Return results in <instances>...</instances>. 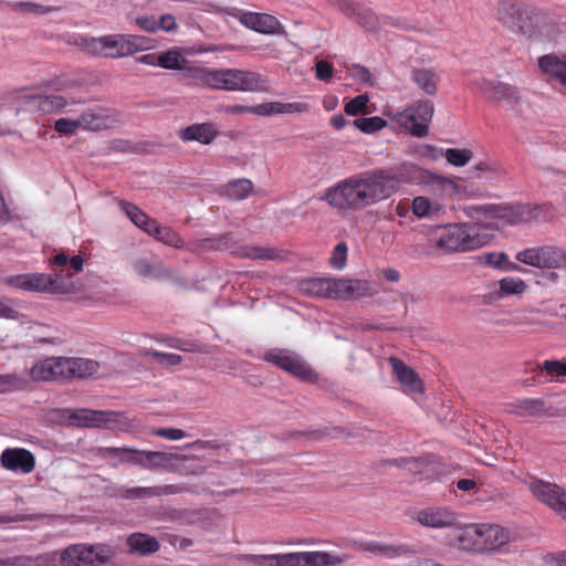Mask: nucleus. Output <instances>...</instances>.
Wrapping results in <instances>:
<instances>
[{
    "mask_svg": "<svg viewBox=\"0 0 566 566\" xmlns=\"http://www.w3.org/2000/svg\"><path fill=\"white\" fill-rule=\"evenodd\" d=\"M348 558L347 555L339 556L329 552H295L285 553L281 557L282 566H337Z\"/></svg>",
    "mask_w": 566,
    "mask_h": 566,
    "instance_id": "nucleus-12",
    "label": "nucleus"
},
{
    "mask_svg": "<svg viewBox=\"0 0 566 566\" xmlns=\"http://www.w3.org/2000/svg\"><path fill=\"white\" fill-rule=\"evenodd\" d=\"M72 378H86L97 374L99 364L93 359L71 357Z\"/></svg>",
    "mask_w": 566,
    "mask_h": 566,
    "instance_id": "nucleus-35",
    "label": "nucleus"
},
{
    "mask_svg": "<svg viewBox=\"0 0 566 566\" xmlns=\"http://www.w3.org/2000/svg\"><path fill=\"white\" fill-rule=\"evenodd\" d=\"M180 491L179 486L169 484L164 486H134L120 488L117 495L125 500L156 497L166 494H175Z\"/></svg>",
    "mask_w": 566,
    "mask_h": 566,
    "instance_id": "nucleus-26",
    "label": "nucleus"
},
{
    "mask_svg": "<svg viewBox=\"0 0 566 566\" xmlns=\"http://www.w3.org/2000/svg\"><path fill=\"white\" fill-rule=\"evenodd\" d=\"M149 451L137 450L129 448L128 455L125 458V463L138 465L143 469L150 470Z\"/></svg>",
    "mask_w": 566,
    "mask_h": 566,
    "instance_id": "nucleus-48",
    "label": "nucleus"
},
{
    "mask_svg": "<svg viewBox=\"0 0 566 566\" xmlns=\"http://www.w3.org/2000/svg\"><path fill=\"white\" fill-rule=\"evenodd\" d=\"M415 518L426 527L446 528L454 524L457 516L447 507H427L418 511Z\"/></svg>",
    "mask_w": 566,
    "mask_h": 566,
    "instance_id": "nucleus-20",
    "label": "nucleus"
},
{
    "mask_svg": "<svg viewBox=\"0 0 566 566\" xmlns=\"http://www.w3.org/2000/svg\"><path fill=\"white\" fill-rule=\"evenodd\" d=\"M78 127L84 130L101 132L111 127L109 116L88 109L83 112L78 118Z\"/></svg>",
    "mask_w": 566,
    "mask_h": 566,
    "instance_id": "nucleus-31",
    "label": "nucleus"
},
{
    "mask_svg": "<svg viewBox=\"0 0 566 566\" xmlns=\"http://www.w3.org/2000/svg\"><path fill=\"white\" fill-rule=\"evenodd\" d=\"M188 77L197 86L220 90V70L195 66L188 70Z\"/></svg>",
    "mask_w": 566,
    "mask_h": 566,
    "instance_id": "nucleus-29",
    "label": "nucleus"
},
{
    "mask_svg": "<svg viewBox=\"0 0 566 566\" xmlns=\"http://www.w3.org/2000/svg\"><path fill=\"white\" fill-rule=\"evenodd\" d=\"M147 354L153 356L158 363L168 365V366H176L182 361L181 356L178 354H174V353H163V352H158V350H149V352H147Z\"/></svg>",
    "mask_w": 566,
    "mask_h": 566,
    "instance_id": "nucleus-52",
    "label": "nucleus"
},
{
    "mask_svg": "<svg viewBox=\"0 0 566 566\" xmlns=\"http://www.w3.org/2000/svg\"><path fill=\"white\" fill-rule=\"evenodd\" d=\"M434 107L432 102L419 99L395 115V122L412 136L424 137L429 133Z\"/></svg>",
    "mask_w": 566,
    "mask_h": 566,
    "instance_id": "nucleus-7",
    "label": "nucleus"
},
{
    "mask_svg": "<svg viewBox=\"0 0 566 566\" xmlns=\"http://www.w3.org/2000/svg\"><path fill=\"white\" fill-rule=\"evenodd\" d=\"M120 210L129 218V220L139 229L146 232V229H150V223L155 221V219L150 218L147 213L140 210L137 206L120 200L119 201Z\"/></svg>",
    "mask_w": 566,
    "mask_h": 566,
    "instance_id": "nucleus-34",
    "label": "nucleus"
},
{
    "mask_svg": "<svg viewBox=\"0 0 566 566\" xmlns=\"http://www.w3.org/2000/svg\"><path fill=\"white\" fill-rule=\"evenodd\" d=\"M281 557H285V554H271V555H255L247 554L241 557L247 564L253 566H282Z\"/></svg>",
    "mask_w": 566,
    "mask_h": 566,
    "instance_id": "nucleus-42",
    "label": "nucleus"
},
{
    "mask_svg": "<svg viewBox=\"0 0 566 566\" xmlns=\"http://www.w3.org/2000/svg\"><path fill=\"white\" fill-rule=\"evenodd\" d=\"M353 125L361 133L374 134L386 127L387 122L379 116L360 117L354 119Z\"/></svg>",
    "mask_w": 566,
    "mask_h": 566,
    "instance_id": "nucleus-41",
    "label": "nucleus"
},
{
    "mask_svg": "<svg viewBox=\"0 0 566 566\" xmlns=\"http://www.w3.org/2000/svg\"><path fill=\"white\" fill-rule=\"evenodd\" d=\"M369 96L367 94H360L349 99L345 106L344 112L349 116L367 115L371 111L368 107Z\"/></svg>",
    "mask_w": 566,
    "mask_h": 566,
    "instance_id": "nucleus-40",
    "label": "nucleus"
},
{
    "mask_svg": "<svg viewBox=\"0 0 566 566\" xmlns=\"http://www.w3.org/2000/svg\"><path fill=\"white\" fill-rule=\"evenodd\" d=\"M311 107L304 102L282 103L280 102V114L307 113Z\"/></svg>",
    "mask_w": 566,
    "mask_h": 566,
    "instance_id": "nucleus-56",
    "label": "nucleus"
},
{
    "mask_svg": "<svg viewBox=\"0 0 566 566\" xmlns=\"http://www.w3.org/2000/svg\"><path fill=\"white\" fill-rule=\"evenodd\" d=\"M150 226V229H146V233L157 241L178 249L184 247L182 239L171 228L160 226L156 220Z\"/></svg>",
    "mask_w": 566,
    "mask_h": 566,
    "instance_id": "nucleus-32",
    "label": "nucleus"
},
{
    "mask_svg": "<svg viewBox=\"0 0 566 566\" xmlns=\"http://www.w3.org/2000/svg\"><path fill=\"white\" fill-rule=\"evenodd\" d=\"M136 274L146 279L154 280H170L172 279L171 271L166 268L163 262H151L148 259H137L132 264Z\"/></svg>",
    "mask_w": 566,
    "mask_h": 566,
    "instance_id": "nucleus-27",
    "label": "nucleus"
},
{
    "mask_svg": "<svg viewBox=\"0 0 566 566\" xmlns=\"http://www.w3.org/2000/svg\"><path fill=\"white\" fill-rule=\"evenodd\" d=\"M480 88L488 99L504 101L510 104H516L520 99L517 88L502 82L483 80Z\"/></svg>",
    "mask_w": 566,
    "mask_h": 566,
    "instance_id": "nucleus-22",
    "label": "nucleus"
},
{
    "mask_svg": "<svg viewBox=\"0 0 566 566\" xmlns=\"http://www.w3.org/2000/svg\"><path fill=\"white\" fill-rule=\"evenodd\" d=\"M410 81L426 95L434 96L441 78L433 67H413Z\"/></svg>",
    "mask_w": 566,
    "mask_h": 566,
    "instance_id": "nucleus-24",
    "label": "nucleus"
},
{
    "mask_svg": "<svg viewBox=\"0 0 566 566\" xmlns=\"http://www.w3.org/2000/svg\"><path fill=\"white\" fill-rule=\"evenodd\" d=\"M74 290L72 281L64 279L57 272L54 274L30 273V291L49 294H69Z\"/></svg>",
    "mask_w": 566,
    "mask_h": 566,
    "instance_id": "nucleus-15",
    "label": "nucleus"
},
{
    "mask_svg": "<svg viewBox=\"0 0 566 566\" xmlns=\"http://www.w3.org/2000/svg\"><path fill=\"white\" fill-rule=\"evenodd\" d=\"M67 101L61 95H43L36 98L38 109L45 114L59 113L67 106Z\"/></svg>",
    "mask_w": 566,
    "mask_h": 566,
    "instance_id": "nucleus-37",
    "label": "nucleus"
},
{
    "mask_svg": "<svg viewBox=\"0 0 566 566\" xmlns=\"http://www.w3.org/2000/svg\"><path fill=\"white\" fill-rule=\"evenodd\" d=\"M7 284L15 289L30 291V273L10 276L7 279Z\"/></svg>",
    "mask_w": 566,
    "mask_h": 566,
    "instance_id": "nucleus-60",
    "label": "nucleus"
},
{
    "mask_svg": "<svg viewBox=\"0 0 566 566\" xmlns=\"http://www.w3.org/2000/svg\"><path fill=\"white\" fill-rule=\"evenodd\" d=\"M357 22L368 31H376L379 28V19L371 10H360L357 13Z\"/></svg>",
    "mask_w": 566,
    "mask_h": 566,
    "instance_id": "nucleus-50",
    "label": "nucleus"
},
{
    "mask_svg": "<svg viewBox=\"0 0 566 566\" xmlns=\"http://www.w3.org/2000/svg\"><path fill=\"white\" fill-rule=\"evenodd\" d=\"M178 28L176 19L172 14H163L159 20H157V31L164 30L166 32H174Z\"/></svg>",
    "mask_w": 566,
    "mask_h": 566,
    "instance_id": "nucleus-61",
    "label": "nucleus"
},
{
    "mask_svg": "<svg viewBox=\"0 0 566 566\" xmlns=\"http://www.w3.org/2000/svg\"><path fill=\"white\" fill-rule=\"evenodd\" d=\"M479 528L480 553L499 549L510 541L509 531L500 525L482 523Z\"/></svg>",
    "mask_w": 566,
    "mask_h": 566,
    "instance_id": "nucleus-21",
    "label": "nucleus"
},
{
    "mask_svg": "<svg viewBox=\"0 0 566 566\" xmlns=\"http://www.w3.org/2000/svg\"><path fill=\"white\" fill-rule=\"evenodd\" d=\"M530 490L538 501L566 521V490L564 488L543 480H535L531 482Z\"/></svg>",
    "mask_w": 566,
    "mask_h": 566,
    "instance_id": "nucleus-11",
    "label": "nucleus"
},
{
    "mask_svg": "<svg viewBox=\"0 0 566 566\" xmlns=\"http://www.w3.org/2000/svg\"><path fill=\"white\" fill-rule=\"evenodd\" d=\"M136 25L148 33L157 32V20L151 15H140L135 20Z\"/></svg>",
    "mask_w": 566,
    "mask_h": 566,
    "instance_id": "nucleus-57",
    "label": "nucleus"
},
{
    "mask_svg": "<svg viewBox=\"0 0 566 566\" xmlns=\"http://www.w3.org/2000/svg\"><path fill=\"white\" fill-rule=\"evenodd\" d=\"M239 21L242 25L263 34H276L281 22L274 15L258 12H241Z\"/></svg>",
    "mask_w": 566,
    "mask_h": 566,
    "instance_id": "nucleus-19",
    "label": "nucleus"
},
{
    "mask_svg": "<svg viewBox=\"0 0 566 566\" xmlns=\"http://www.w3.org/2000/svg\"><path fill=\"white\" fill-rule=\"evenodd\" d=\"M538 368L541 373L544 374L541 376L544 377L546 381L559 380L566 377V360H545Z\"/></svg>",
    "mask_w": 566,
    "mask_h": 566,
    "instance_id": "nucleus-38",
    "label": "nucleus"
},
{
    "mask_svg": "<svg viewBox=\"0 0 566 566\" xmlns=\"http://www.w3.org/2000/svg\"><path fill=\"white\" fill-rule=\"evenodd\" d=\"M546 566H566V551L545 558Z\"/></svg>",
    "mask_w": 566,
    "mask_h": 566,
    "instance_id": "nucleus-64",
    "label": "nucleus"
},
{
    "mask_svg": "<svg viewBox=\"0 0 566 566\" xmlns=\"http://www.w3.org/2000/svg\"><path fill=\"white\" fill-rule=\"evenodd\" d=\"M538 67L547 81L562 94L566 95V53L545 54L538 59Z\"/></svg>",
    "mask_w": 566,
    "mask_h": 566,
    "instance_id": "nucleus-14",
    "label": "nucleus"
},
{
    "mask_svg": "<svg viewBox=\"0 0 566 566\" xmlns=\"http://www.w3.org/2000/svg\"><path fill=\"white\" fill-rule=\"evenodd\" d=\"M542 314L541 310H525L522 315L518 317V324H539V322L535 318L536 315Z\"/></svg>",
    "mask_w": 566,
    "mask_h": 566,
    "instance_id": "nucleus-63",
    "label": "nucleus"
},
{
    "mask_svg": "<svg viewBox=\"0 0 566 566\" xmlns=\"http://www.w3.org/2000/svg\"><path fill=\"white\" fill-rule=\"evenodd\" d=\"M115 549L107 544H74L61 553L62 566H98L108 563Z\"/></svg>",
    "mask_w": 566,
    "mask_h": 566,
    "instance_id": "nucleus-5",
    "label": "nucleus"
},
{
    "mask_svg": "<svg viewBox=\"0 0 566 566\" xmlns=\"http://www.w3.org/2000/svg\"><path fill=\"white\" fill-rule=\"evenodd\" d=\"M412 213L418 218H424L431 214L434 210L433 203L423 196H418L412 200Z\"/></svg>",
    "mask_w": 566,
    "mask_h": 566,
    "instance_id": "nucleus-49",
    "label": "nucleus"
},
{
    "mask_svg": "<svg viewBox=\"0 0 566 566\" xmlns=\"http://www.w3.org/2000/svg\"><path fill=\"white\" fill-rule=\"evenodd\" d=\"M444 157L451 165L455 167H463L471 160V158L473 157V153L470 149L465 148H449L446 150Z\"/></svg>",
    "mask_w": 566,
    "mask_h": 566,
    "instance_id": "nucleus-45",
    "label": "nucleus"
},
{
    "mask_svg": "<svg viewBox=\"0 0 566 566\" xmlns=\"http://www.w3.org/2000/svg\"><path fill=\"white\" fill-rule=\"evenodd\" d=\"M347 251L348 248L345 242L337 243L329 259L331 266L336 270H343L347 262Z\"/></svg>",
    "mask_w": 566,
    "mask_h": 566,
    "instance_id": "nucleus-47",
    "label": "nucleus"
},
{
    "mask_svg": "<svg viewBox=\"0 0 566 566\" xmlns=\"http://www.w3.org/2000/svg\"><path fill=\"white\" fill-rule=\"evenodd\" d=\"M315 70H316V77L319 81H328L333 76V72H334L333 65L325 60H321V61L316 62Z\"/></svg>",
    "mask_w": 566,
    "mask_h": 566,
    "instance_id": "nucleus-59",
    "label": "nucleus"
},
{
    "mask_svg": "<svg viewBox=\"0 0 566 566\" xmlns=\"http://www.w3.org/2000/svg\"><path fill=\"white\" fill-rule=\"evenodd\" d=\"M218 135L219 132L212 123L192 124L178 133L182 142H198L203 145L211 144Z\"/></svg>",
    "mask_w": 566,
    "mask_h": 566,
    "instance_id": "nucleus-25",
    "label": "nucleus"
},
{
    "mask_svg": "<svg viewBox=\"0 0 566 566\" xmlns=\"http://www.w3.org/2000/svg\"><path fill=\"white\" fill-rule=\"evenodd\" d=\"M251 114L259 116H271L280 114V102H268L253 106Z\"/></svg>",
    "mask_w": 566,
    "mask_h": 566,
    "instance_id": "nucleus-53",
    "label": "nucleus"
},
{
    "mask_svg": "<svg viewBox=\"0 0 566 566\" xmlns=\"http://www.w3.org/2000/svg\"><path fill=\"white\" fill-rule=\"evenodd\" d=\"M220 90L241 92H265L269 90V80L260 73L239 70H220Z\"/></svg>",
    "mask_w": 566,
    "mask_h": 566,
    "instance_id": "nucleus-10",
    "label": "nucleus"
},
{
    "mask_svg": "<svg viewBox=\"0 0 566 566\" xmlns=\"http://www.w3.org/2000/svg\"><path fill=\"white\" fill-rule=\"evenodd\" d=\"M151 433L172 441L180 440L186 437L184 430L177 428H157L154 429Z\"/></svg>",
    "mask_w": 566,
    "mask_h": 566,
    "instance_id": "nucleus-55",
    "label": "nucleus"
},
{
    "mask_svg": "<svg viewBox=\"0 0 566 566\" xmlns=\"http://www.w3.org/2000/svg\"><path fill=\"white\" fill-rule=\"evenodd\" d=\"M495 226L492 222L482 224L480 222L472 223H453L439 227L432 238V244L446 252H465L472 251L486 245L492 234L489 232Z\"/></svg>",
    "mask_w": 566,
    "mask_h": 566,
    "instance_id": "nucleus-3",
    "label": "nucleus"
},
{
    "mask_svg": "<svg viewBox=\"0 0 566 566\" xmlns=\"http://www.w3.org/2000/svg\"><path fill=\"white\" fill-rule=\"evenodd\" d=\"M0 463L8 471L29 474L35 469V457L24 448H8L1 453Z\"/></svg>",
    "mask_w": 566,
    "mask_h": 566,
    "instance_id": "nucleus-17",
    "label": "nucleus"
},
{
    "mask_svg": "<svg viewBox=\"0 0 566 566\" xmlns=\"http://www.w3.org/2000/svg\"><path fill=\"white\" fill-rule=\"evenodd\" d=\"M253 184L249 179H238L227 185V193L230 198L242 200L249 196Z\"/></svg>",
    "mask_w": 566,
    "mask_h": 566,
    "instance_id": "nucleus-43",
    "label": "nucleus"
},
{
    "mask_svg": "<svg viewBox=\"0 0 566 566\" xmlns=\"http://www.w3.org/2000/svg\"><path fill=\"white\" fill-rule=\"evenodd\" d=\"M231 235L221 234L217 238L203 240L206 247L214 250L231 249V254L238 259H249L254 261H282L284 253L273 247H261L251 244H239L230 247Z\"/></svg>",
    "mask_w": 566,
    "mask_h": 566,
    "instance_id": "nucleus-6",
    "label": "nucleus"
},
{
    "mask_svg": "<svg viewBox=\"0 0 566 566\" xmlns=\"http://www.w3.org/2000/svg\"><path fill=\"white\" fill-rule=\"evenodd\" d=\"M337 6L338 9L349 18H357V13L360 11L353 0H339Z\"/></svg>",
    "mask_w": 566,
    "mask_h": 566,
    "instance_id": "nucleus-62",
    "label": "nucleus"
},
{
    "mask_svg": "<svg viewBox=\"0 0 566 566\" xmlns=\"http://www.w3.org/2000/svg\"><path fill=\"white\" fill-rule=\"evenodd\" d=\"M129 448L122 447V448H99L98 454L102 457H113L118 458L120 462L125 463V458L128 455Z\"/></svg>",
    "mask_w": 566,
    "mask_h": 566,
    "instance_id": "nucleus-58",
    "label": "nucleus"
},
{
    "mask_svg": "<svg viewBox=\"0 0 566 566\" xmlns=\"http://www.w3.org/2000/svg\"><path fill=\"white\" fill-rule=\"evenodd\" d=\"M479 530V524H470L461 528L458 535L455 536L458 547L460 549L480 553Z\"/></svg>",
    "mask_w": 566,
    "mask_h": 566,
    "instance_id": "nucleus-33",
    "label": "nucleus"
},
{
    "mask_svg": "<svg viewBox=\"0 0 566 566\" xmlns=\"http://www.w3.org/2000/svg\"><path fill=\"white\" fill-rule=\"evenodd\" d=\"M465 211L471 218H474L476 214H483L486 218L502 219L510 224L515 223L518 216L513 207L501 205L470 206Z\"/></svg>",
    "mask_w": 566,
    "mask_h": 566,
    "instance_id": "nucleus-23",
    "label": "nucleus"
},
{
    "mask_svg": "<svg viewBox=\"0 0 566 566\" xmlns=\"http://www.w3.org/2000/svg\"><path fill=\"white\" fill-rule=\"evenodd\" d=\"M264 359L303 381L316 382L318 380L317 373L292 350L273 348L264 354Z\"/></svg>",
    "mask_w": 566,
    "mask_h": 566,
    "instance_id": "nucleus-9",
    "label": "nucleus"
},
{
    "mask_svg": "<svg viewBox=\"0 0 566 566\" xmlns=\"http://www.w3.org/2000/svg\"><path fill=\"white\" fill-rule=\"evenodd\" d=\"M34 380H67L72 379L71 357H51L35 364L31 368Z\"/></svg>",
    "mask_w": 566,
    "mask_h": 566,
    "instance_id": "nucleus-13",
    "label": "nucleus"
},
{
    "mask_svg": "<svg viewBox=\"0 0 566 566\" xmlns=\"http://www.w3.org/2000/svg\"><path fill=\"white\" fill-rule=\"evenodd\" d=\"M54 130L61 135H72L74 134L78 127V120L77 119H70V118H59L54 123Z\"/></svg>",
    "mask_w": 566,
    "mask_h": 566,
    "instance_id": "nucleus-51",
    "label": "nucleus"
},
{
    "mask_svg": "<svg viewBox=\"0 0 566 566\" xmlns=\"http://www.w3.org/2000/svg\"><path fill=\"white\" fill-rule=\"evenodd\" d=\"M127 545L130 552L138 553L139 555H149L156 553L160 548L159 542L144 533H133L127 537Z\"/></svg>",
    "mask_w": 566,
    "mask_h": 566,
    "instance_id": "nucleus-30",
    "label": "nucleus"
},
{
    "mask_svg": "<svg viewBox=\"0 0 566 566\" xmlns=\"http://www.w3.org/2000/svg\"><path fill=\"white\" fill-rule=\"evenodd\" d=\"M357 548L359 551L369 552L374 555H379L387 558L403 556L410 552L409 547L406 545H390L376 541L359 543Z\"/></svg>",
    "mask_w": 566,
    "mask_h": 566,
    "instance_id": "nucleus-28",
    "label": "nucleus"
},
{
    "mask_svg": "<svg viewBox=\"0 0 566 566\" xmlns=\"http://www.w3.org/2000/svg\"><path fill=\"white\" fill-rule=\"evenodd\" d=\"M82 45L88 54L120 59L151 49L153 40L142 35L115 33L83 39Z\"/></svg>",
    "mask_w": 566,
    "mask_h": 566,
    "instance_id": "nucleus-4",
    "label": "nucleus"
},
{
    "mask_svg": "<svg viewBox=\"0 0 566 566\" xmlns=\"http://www.w3.org/2000/svg\"><path fill=\"white\" fill-rule=\"evenodd\" d=\"M69 419L76 426L102 428L108 422H116L119 413L111 410L78 408L69 411Z\"/></svg>",
    "mask_w": 566,
    "mask_h": 566,
    "instance_id": "nucleus-16",
    "label": "nucleus"
},
{
    "mask_svg": "<svg viewBox=\"0 0 566 566\" xmlns=\"http://www.w3.org/2000/svg\"><path fill=\"white\" fill-rule=\"evenodd\" d=\"M499 289L503 295H518L526 291V283L520 277L507 276L499 281Z\"/></svg>",
    "mask_w": 566,
    "mask_h": 566,
    "instance_id": "nucleus-44",
    "label": "nucleus"
},
{
    "mask_svg": "<svg viewBox=\"0 0 566 566\" xmlns=\"http://www.w3.org/2000/svg\"><path fill=\"white\" fill-rule=\"evenodd\" d=\"M25 380L17 374H0V394L21 390Z\"/></svg>",
    "mask_w": 566,
    "mask_h": 566,
    "instance_id": "nucleus-46",
    "label": "nucleus"
},
{
    "mask_svg": "<svg viewBox=\"0 0 566 566\" xmlns=\"http://www.w3.org/2000/svg\"><path fill=\"white\" fill-rule=\"evenodd\" d=\"M420 177L417 166L403 163L352 175L326 189L324 200L333 208L361 211L396 193L401 185L416 182Z\"/></svg>",
    "mask_w": 566,
    "mask_h": 566,
    "instance_id": "nucleus-1",
    "label": "nucleus"
},
{
    "mask_svg": "<svg viewBox=\"0 0 566 566\" xmlns=\"http://www.w3.org/2000/svg\"><path fill=\"white\" fill-rule=\"evenodd\" d=\"M298 290L306 296L339 301H358L377 294L373 282L345 277L304 279L298 282Z\"/></svg>",
    "mask_w": 566,
    "mask_h": 566,
    "instance_id": "nucleus-2",
    "label": "nucleus"
},
{
    "mask_svg": "<svg viewBox=\"0 0 566 566\" xmlns=\"http://www.w3.org/2000/svg\"><path fill=\"white\" fill-rule=\"evenodd\" d=\"M186 62V59L182 57L180 51L176 48L159 53V59L157 60L158 66L166 70H181Z\"/></svg>",
    "mask_w": 566,
    "mask_h": 566,
    "instance_id": "nucleus-39",
    "label": "nucleus"
},
{
    "mask_svg": "<svg viewBox=\"0 0 566 566\" xmlns=\"http://www.w3.org/2000/svg\"><path fill=\"white\" fill-rule=\"evenodd\" d=\"M515 259L538 269L566 270V250L557 245H538L516 253Z\"/></svg>",
    "mask_w": 566,
    "mask_h": 566,
    "instance_id": "nucleus-8",
    "label": "nucleus"
},
{
    "mask_svg": "<svg viewBox=\"0 0 566 566\" xmlns=\"http://www.w3.org/2000/svg\"><path fill=\"white\" fill-rule=\"evenodd\" d=\"M182 459L184 457L176 453L149 451L148 460H150V470H169L176 464V462L181 461Z\"/></svg>",
    "mask_w": 566,
    "mask_h": 566,
    "instance_id": "nucleus-36",
    "label": "nucleus"
},
{
    "mask_svg": "<svg viewBox=\"0 0 566 566\" xmlns=\"http://www.w3.org/2000/svg\"><path fill=\"white\" fill-rule=\"evenodd\" d=\"M518 408L530 416H539L544 412V403L536 399H524L520 401Z\"/></svg>",
    "mask_w": 566,
    "mask_h": 566,
    "instance_id": "nucleus-54",
    "label": "nucleus"
},
{
    "mask_svg": "<svg viewBox=\"0 0 566 566\" xmlns=\"http://www.w3.org/2000/svg\"><path fill=\"white\" fill-rule=\"evenodd\" d=\"M388 361L392 368L394 376L401 385L405 394L412 395L423 392V382L412 368L394 356L389 357Z\"/></svg>",
    "mask_w": 566,
    "mask_h": 566,
    "instance_id": "nucleus-18",
    "label": "nucleus"
}]
</instances>
